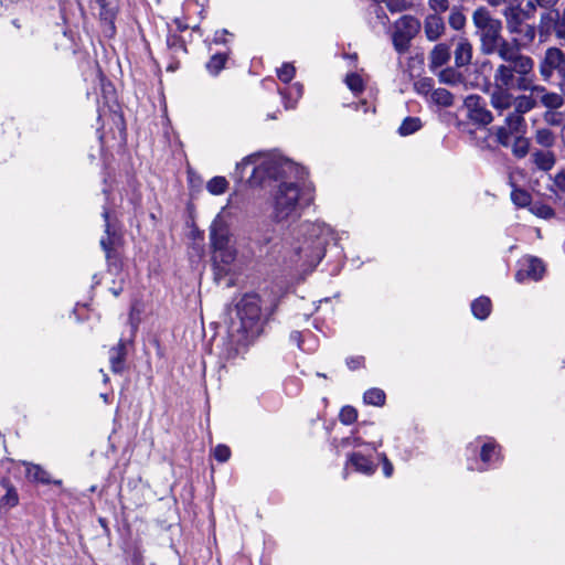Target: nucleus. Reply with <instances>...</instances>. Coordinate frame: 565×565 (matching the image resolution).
Returning <instances> with one entry per match:
<instances>
[{
	"instance_id": "nucleus-1",
	"label": "nucleus",
	"mask_w": 565,
	"mask_h": 565,
	"mask_svg": "<svg viewBox=\"0 0 565 565\" xmlns=\"http://www.w3.org/2000/svg\"><path fill=\"white\" fill-rule=\"evenodd\" d=\"M248 166H253L248 179L252 185L263 184L267 179L289 180L281 181L271 192L269 199L270 217L277 223L297 220L301 211L300 189L291 180L301 179L303 169L278 153L248 156L237 163L236 170H244Z\"/></svg>"
},
{
	"instance_id": "nucleus-2",
	"label": "nucleus",
	"mask_w": 565,
	"mask_h": 565,
	"mask_svg": "<svg viewBox=\"0 0 565 565\" xmlns=\"http://www.w3.org/2000/svg\"><path fill=\"white\" fill-rule=\"evenodd\" d=\"M296 242L284 246L282 263L300 273L311 271L323 258L326 247L341 236L324 222H303Z\"/></svg>"
},
{
	"instance_id": "nucleus-3",
	"label": "nucleus",
	"mask_w": 565,
	"mask_h": 565,
	"mask_svg": "<svg viewBox=\"0 0 565 565\" xmlns=\"http://www.w3.org/2000/svg\"><path fill=\"white\" fill-rule=\"evenodd\" d=\"M210 246L216 275L231 273L237 258V250L232 242L226 207L221 210L210 226Z\"/></svg>"
},
{
	"instance_id": "nucleus-4",
	"label": "nucleus",
	"mask_w": 565,
	"mask_h": 565,
	"mask_svg": "<svg viewBox=\"0 0 565 565\" xmlns=\"http://www.w3.org/2000/svg\"><path fill=\"white\" fill-rule=\"evenodd\" d=\"M534 61L530 56L502 63L493 74L494 84L518 90H530L534 85Z\"/></svg>"
},
{
	"instance_id": "nucleus-5",
	"label": "nucleus",
	"mask_w": 565,
	"mask_h": 565,
	"mask_svg": "<svg viewBox=\"0 0 565 565\" xmlns=\"http://www.w3.org/2000/svg\"><path fill=\"white\" fill-rule=\"evenodd\" d=\"M239 326L232 330L237 332L236 341L248 344L262 332L260 301L257 295H246L237 305Z\"/></svg>"
},
{
	"instance_id": "nucleus-6",
	"label": "nucleus",
	"mask_w": 565,
	"mask_h": 565,
	"mask_svg": "<svg viewBox=\"0 0 565 565\" xmlns=\"http://www.w3.org/2000/svg\"><path fill=\"white\" fill-rule=\"evenodd\" d=\"M472 21L480 33L481 51L484 54H492L495 43L502 39L501 21L492 18L484 8H479L473 12Z\"/></svg>"
},
{
	"instance_id": "nucleus-7",
	"label": "nucleus",
	"mask_w": 565,
	"mask_h": 565,
	"mask_svg": "<svg viewBox=\"0 0 565 565\" xmlns=\"http://www.w3.org/2000/svg\"><path fill=\"white\" fill-rule=\"evenodd\" d=\"M419 21L412 15H403L394 23L392 41L398 53H404L408 50L409 43L419 31Z\"/></svg>"
},
{
	"instance_id": "nucleus-8",
	"label": "nucleus",
	"mask_w": 565,
	"mask_h": 565,
	"mask_svg": "<svg viewBox=\"0 0 565 565\" xmlns=\"http://www.w3.org/2000/svg\"><path fill=\"white\" fill-rule=\"evenodd\" d=\"M539 71L545 82L552 78L554 72L565 79V53L558 47H548L540 62Z\"/></svg>"
},
{
	"instance_id": "nucleus-9",
	"label": "nucleus",
	"mask_w": 565,
	"mask_h": 565,
	"mask_svg": "<svg viewBox=\"0 0 565 565\" xmlns=\"http://www.w3.org/2000/svg\"><path fill=\"white\" fill-rule=\"evenodd\" d=\"M537 103V98L531 92V95H521L514 97V111L509 114L505 118V125L510 127L512 131H520L524 127L523 114L532 110Z\"/></svg>"
},
{
	"instance_id": "nucleus-10",
	"label": "nucleus",
	"mask_w": 565,
	"mask_h": 565,
	"mask_svg": "<svg viewBox=\"0 0 565 565\" xmlns=\"http://www.w3.org/2000/svg\"><path fill=\"white\" fill-rule=\"evenodd\" d=\"M545 273V266L541 259L526 256L519 262V269L515 274V279L519 282H523L526 279L537 281Z\"/></svg>"
},
{
	"instance_id": "nucleus-11",
	"label": "nucleus",
	"mask_w": 565,
	"mask_h": 565,
	"mask_svg": "<svg viewBox=\"0 0 565 565\" xmlns=\"http://www.w3.org/2000/svg\"><path fill=\"white\" fill-rule=\"evenodd\" d=\"M465 106L468 110V117L480 125H489L492 120V114L487 109L483 99L478 95H469L465 99Z\"/></svg>"
},
{
	"instance_id": "nucleus-12",
	"label": "nucleus",
	"mask_w": 565,
	"mask_h": 565,
	"mask_svg": "<svg viewBox=\"0 0 565 565\" xmlns=\"http://www.w3.org/2000/svg\"><path fill=\"white\" fill-rule=\"evenodd\" d=\"M511 90V87L500 86L493 83V87L490 92V104L499 114H502L513 106L514 96Z\"/></svg>"
},
{
	"instance_id": "nucleus-13",
	"label": "nucleus",
	"mask_w": 565,
	"mask_h": 565,
	"mask_svg": "<svg viewBox=\"0 0 565 565\" xmlns=\"http://www.w3.org/2000/svg\"><path fill=\"white\" fill-rule=\"evenodd\" d=\"M530 92L536 96L537 100L548 109H558L564 105L562 95L548 92L544 86L533 85Z\"/></svg>"
},
{
	"instance_id": "nucleus-14",
	"label": "nucleus",
	"mask_w": 565,
	"mask_h": 565,
	"mask_svg": "<svg viewBox=\"0 0 565 565\" xmlns=\"http://www.w3.org/2000/svg\"><path fill=\"white\" fill-rule=\"evenodd\" d=\"M349 466H352L355 471L366 476L373 475L377 467L371 458L361 452H352L348 456L347 468Z\"/></svg>"
},
{
	"instance_id": "nucleus-15",
	"label": "nucleus",
	"mask_w": 565,
	"mask_h": 565,
	"mask_svg": "<svg viewBox=\"0 0 565 565\" xmlns=\"http://www.w3.org/2000/svg\"><path fill=\"white\" fill-rule=\"evenodd\" d=\"M424 31L426 34V38L429 41H436L438 40L444 31H445V23L440 15L438 14H429L425 19L424 23Z\"/></svg>"
},
{
	"instance_id": "nucleus-16",
	"label": "nucleus",
	"mask_w": 565,
	"mask_h": 565,
	"mask_svg": "<svg viewBox=\"0 0 565 565\" xmlns=\"http://www.w3.org/2000/svg\"><path fill=\"white\" fill-rule=\"evenodd\" d=\"M472 58V45L466 38H460L455 50V63L462 67L468 65Z\"/></svg>"
},
{
	"instance_id": "nucleus-17",
	"label": "nucleus",
	"mask_w": 565,
	"mask_h": 565,
	"mask_svg": "<svg viewBox=\"0 0 565 565\" xmlns=\"http://www.w3.org/2000/svg\"><path fill=\"white\" fill-rule=\"evenodd\" d=\"M497 53L504 63L515 62L519 57H527L526 55L520 54L505 39H501L495 43V47L492 54Z\"/></svg>"
},
{
	"instance_id": "nucleus-18",
	"label": "nucleus",
	"mask_w": 565,
	"mask_h": 565,
	"mask_svg": "<svg viewBox=\"0 0 565 565\" xmlns=\"http://www.w3.org/2000/svg\"><path fill=\"white\" fill-rule=\"evenodd\" d=\"M286 109H294L298 100L302 97L303 86L300 83H294L286 90H279Z\"/></svg>"
},
{
	"instance_id": "nucleus-19",
	"label": "nucleus",
	"mask_w": 565,
	"mask_h": 565,
	"mask_svg": "<svg viewBox=\"0 0 565 565\" xmlns=\"http://www.w3.org/2000/svg\"><path fill=\"white\" fill-rule=\"evenodd\" d=\"M480 458L483 465L487 467L495 463L500 458V449L497 443L492 439H487L482 446L480 451Z\"/></svg>"
},
{
	"instance_id": "nucleus-20",
	"label": "nucleus",
	"mask_w": 565,
	"mask_h": 565,
	"mask_svg": "<svg viewBox=\"0 0 565 565\" xmlns=\"http://www.w3.org/2000/svg\"><path fill=\"white\" fill-rule=\"evenodd\" d=\"M450 58V49L447 44L439 43L435 45L429 54V63L431 68L445 65Z\"/></svg>"
},
{
	"instance_id": "nucleus-21",
	"label": "nucleus",
	"mask_w": 565,
	"mask_h": 565,
	"mask_svg": "<svg viewBox=\"0 0 565 565\" xmlns=\"http://www.w3.org/2000/svg\"><path fill=\"white\" fill-rule=\"evenodd\" d=\"M507 20V28L510 33H519L522 31V17L521 10L518 7H508L503 11Z\"/></svg>"
},
{
	"instance_id": "nucleus-22",
	"label": "nucleus",
	"mask_w": 565,
	"mask_h": 565,
	"mask_svg": "<svg viewBox=\"0 0 565 565\" xmlns=\"http://www.w3.org/2000/svg\"><path fill=\"white\" fill-rule=\"evenodd\" d=\"M2 486L6 488V494L0 499V509H11L18 505L19 495L15 488L9 481L3 480Z\"/></svg>"
},
{
	"instance_id": "nucleus-23",
	"label": "nucleus",
	"mask_w": 565,
	"mask_h": 565,
	"mask_svg": "<svg viewBox=\"0 0 565 565\" xmlns=\"http://www.w3.org/2000/svg\"><path fill=\"white\" fill-rule=\"evenodd\" d=\"M471 311L477 319L484 320L491 312V301L488 297H479L471 303Z\"/></svg>"
},
{
	"instance_id": "nucleus-24",
	"label": "nucleus",
	"mask_w": 565,
	"mask_h": 565,
	"mask_svg": "<svg viewBox=\"0 0 565 565\" xmlns=\"http://www.w3.org/2000/svg\"><path fill=\"white\" fill-rule=\"evenodd\" d=\"M96 4L100 18L105 21H113L118 10L117 0H96Z\"/></svg>"
},
{
	"instance_id": "nucleus-25",
	"label": "nucleus",
	"mask_w": 565,
	"mask_h": 565,
	"mask_svg": "<svg viewBox=\"0 0 565 565\" xmlns=\"http://www.w3.org/2000/svg\"><path fill=\"white\" fill-rule=\"evenodd\" d=\"M25 467H26V469H25L26 477L31 481H36V482H42V483L51 482L49 472L45 471L42 467H40L38 465H32V463H25Z\"/></svg>"
},
{
	"instance_id": "nucleus-26",
	"label": "nucleus",
	"mask_w": 565,
	"mask_h": 565,
	"mask_svg": "<svg viewBox=\"0 0 565 565\" xmlns=\"http://www.w3.org/2000/svg\"><path fill=\"white\" fill-rule=\"evenodd\" d=\"M110 366L113 372L119 373L124 369V359H125V347L122 343H119L117 347L110 350Z\"/></svg>"
},
{
	"instance_id": "nucleus-27",
	"label": "nucleus",
	"mask_w": 565,
	"mask_h": 565,
	"mask_svg": "<svg viewBox=\"0 0 565 565\" xmlns=\"http://www.w3.org/2000/svg\"><path fill=\"white\" fill-rule=\"evenodd\" d=\"M430 100L436 105L449 107L454 103V97L450 92L445 88L434 89L430 94Z\"/></svg>"
},
{
	"instance_id": "nucleus-28",
	"label": "nucleus",
	"mask_w": 565,
	"mask_h": 565,
	"mask_svg": "<svg viewBox=\"0 0 565 565\" xmlns=\"http://www.w3.org/2000/svg\"><path fill=\"white\" fill-rule=\"evenodd\" d=\"M228 182L224 177H214L206 183V190L213 195H221L226 192Z\"/></svg>"
},
{
	"instance_id": "nucleus-29",
	"label": "nucleus",
	"mask_w": 565,
	"mask_h": 565,
	"mask_svg": "<svg viewBox=\"0 0 565 565\" xmlns=\"http://www.w3.org/2000/svg\"><path fill=\"white\" fill-rule=\"evenodd\" d=\"M422 127L420 119L417 117H407L403 120L402 125L398 128V132L401 136H408L416 131H418Z\"/></svg>"
},
{
	"instance_id": "nucleus-30",
	"label": "nucleus",
	"mask_w": 565,
	"mask_h": 565,
	"mask_svg": "<svg viewBox=\"0 0 565 565\" xmlns=\"http://www.w3.org/2000/svg\"><path fill=\"white\" fill-rule=\"evenodd\" d=\"M363 399L369 405L383 406L385 403V393L380 388H370L364 393Z\"/></svg>"
},
{
	"instance_id": "nucleus-31",
	"label": "nucleus",
	"mask_w": 565,
	"mask_h": 565,
	"mask_svg": "<svg viewBox=\"0 0 565 565\" xmlns=\"http://www.w3.org/2000/svg\"><path fill=\"white\" fill-rule=\"evenodd\" d=\"M226 60V54H214L206 63V70L209 71L210 74L217 75L224 68Z\"/></svg>"
},
{
	"instance_id": "nucleus-32",
	"label": "nucleus",
	"mask_w": 565,
	"mask_h": 565,
	"mask_svg": "<svg viewBox=\"0 0 565 565\" xmlns=\"http://www.w3.org/2000/svg\"><path fill=\"white\" fill-rule=\"evenodd\" d=\"M534 162L542 170H551L555 163V158L551 152L539 151L534 153Z\"/></svg>"
},
{
	"instance_id": "nucleus-33",
	"label": "nucleus",
	"mask_w": 565,
	"mask_h": 565,
	"mask_svg": "<svg viewBox=\"0 0 565 565\" xmlns=\"http://www.w3.org/2000/svg\"><path fill=\"white\" fill-rule=\"evenodd\" d=\"M530 149V141L523 136H518L512 145V152L518 158H524Z\"/></svg>"
},
{
	"instance_id": "nucleus-34",
	"label": "nucleus",
	"mask_w": 565,
	"mask_h": 565,
	"mask_svg": "<svg viewBox=\"0 0 565 565\" xmlns=\"http://www.w3.org/2000/svg\"><path fill=\"white\" fill-rule=\"evenodd\" d=\"M511 200L516 206L526 207L531 204V194L522 189H513Z\"/></svg>"
},
{
	"instance_id": "nucleus-35",
	"label": "nucleus",
	"mask_w": 565,
	"mask_h": 565,
	"mask_svg": "<svg viewBox=\"0 0 565 565\" xmlns=\"http://www.w3.org/2000/svg\"><path fill=\"white\" fill-rule=\"evenodd\" d=\"M518 34H522L521 38H515L514 42L518 46H524L532 42L535 38V28L530 24H522V31Z\"/></svg>"
},
{
	"instance_id": "nucleus-36",
	"label": "nucleus",
	"mask_w": 565,
	"mask_h": 565,
	"mask_svg": "<svg viewBox=\"0 0 565 565\" xmlns=\"http://www.w3.org/2000/svg\"><path fill=\"white\" fill-rule=\"evenodd\" d=\"M345 84L351 92L359 94L364 89V81L360 74L351 73L345 77Z\"/></svg>"
},
{
	"instance_id": "nucleus-37",
	"label": "nucleus",
	"mask_w": 565,
	"mask_h": 565,
	"mask_svg": "<svg viewBox=\"0 0 565 565\" xmlns=\"http://www.w3.org/2000/svg\"><path fill=\"white\" fill-rule=\"evenodd\" d=\"M535 140L539 145L548 148L554 145L555 137L550 129L542 128L536 131Z\"/></svg>"
},
{
	"instance_id": "nucleus-38",
	"label": "nucleus",
	"mask_w": 565,
	"mask_h": 565,
	"mask_svg": "<svg viewBox=\"0 0 565 565\" xmlns=\"http://www.w3.org/2000/svg\"><path fill=\"white\" fill-rule=\"evenodd\" d=\"M439 81L445 84L456 85V84L461 83L462 77L455 70L446 68L439 73Z\"/></svg>"
},
{
	"instance_id": "nucleus-39",
	"label": "nucleus",
	"mask_w": 565,
	"mask_h": 565,
	"mask_svg": "<svg viewBox=\"0 0 565 565\" xmlns=\"http://www.w3.org/2000/svg\"><path fill=\"white\" fill-rule=\"evenodd\" d=\"M521 132H522V129L520 131H512L508 125L495 128L497 140L503 147L509 146L510 138H511L512 134H521Z\"/></svg>"
},
{
	"instance_id": "nucleus-40",
	"label": "nucleus",
	"mask_w": 565,
	"mask_h": 565,
	"mask_svg": "<svg viewBox=\"0 0 565 565\" xmlns=\"http://www.w3.org/2000/svg\"><path fill=\"white\" fill-rule=\"evenodd\" d=\"M449 25L454 29V30H461L463 29V26L466 25V17L463 15V13L454 8L449 14Z\"/></svg>"
},
{
	"instance_id": "nucleus-41",
	"label": "nucleus",
	"mask_w": 565,
	"mask_h": 565,
	"mask_svg": "<svg viewBox=\"0 0 565 565\" xmlns=\"http://www.w3.org/2000/svg\"><path fill=\"white\" fill-rule=\"evenodd\" d=\"M530 211L537 217L548 220L554 216V210L546 204H534L530 207Z\"/></svg>"
},
{
	"instance_id": "nucleus-42",
	"label": "nucleus",
	"mask_w": 565,
	"mask_h": 565,
	"mask_svg": "<svg viewBox=\"0 0 565 565\" xmlns=\"http://www.w3.org/2000/svg\"><path fill=\"white\" fill-rule=\"evenodd\" d=\"M558 14H553L552 12H545L541 15L540 19V29L541 31H548L551 26L555 28V22H559Z\"/></svg>"
},
{
	"instance_id": "nucleus-43",
	"label": "nucleus",
	"mask_w": 565,
	"mask_h": 565,
	"mask_svg": "<svg viewBox=\"0 0 565 565\" xmlns=\"http://www.w3.org/2000/svg\"><path fill=\"white\" fill-rule=\"evenodd\" d=\"M213 457L218 462H226L231 457V449L228 446L218 444L212 450Z\"/></svg>"
},
{
	"instance_id": "nucleus-44",
	"label": "nucleus",
	"mask_w": 565,
	"mask_h": 565,
	"mask_svg": "<svg viewBox=\"0 0 565 565\" xmlns=\"http://www.w3.org/2000/svg\"><path fill=\"white\" fill-rule=\"evenodd\" d=\"M296 70L294 65L286 63L277 70L278 78L284 83H289L295 76Z\"/></svg>"
},
{
	"instance_id": "nucleus-45",
	"label": "nucleus",
	"mask_w": 565,
	"mask_h": 565,
	"mask_svg": "<svg viewBox=\"0 0 565 565\" xmlns=\"http://www.w3.org/2000/svg\"><path fill=\"white\" fill-rule=\"evenodd\" d=\"M356 417H358V413L351 406L343 407L341 409V412H340V415H339V418H340L341 423H343L345 425H350L353 422H355Z\"/></svg>"
},
{
	"instance_id": "nucleus-46",
	"label": "nucleus",
	"mask_w": 565,
	"mask_h": 565,
	"mask_svg": "<svg viewBox=\"0 0 565 565\" xmlns=\"http://www.w3.org/2000/svg\"><path fill=\"white\" fill-rule=\"evenodd\" d=\"M428 6L435 12L434 14H438L448 10L449 0H428Z\"/></svg>"
},
{
	"instance_id": "nucleus-47",
	"label": "nucleus",
	"mask_w": 565,
	"mask_h": 565,
	"mask_svg": "<svg viewBox=\"0 0 565 565\" xmlns=\"http://www.w3.org/2000/svg\"><path fill=\"white\" fill-rule=\"evenodd\" d=\"M379 459L383 463L384 476L386 478H390L393 475V470H394L392 462L388 460V458L386 457V455L384 452L379 454Z\"/></svg>"
},
{
	"instance_id": "nucleus-48",
	"label": "nucleus",
	"mask_w": 565,
	"mask_h": 565,
	"mask_svg": "<svg viewBox=\"0 0 565 565\" xmlns=\"http://www.w3.org/2000/svg\"><path fill=\"white\" fill-rule=\"evenodd\" d=\"M363 444V441L361 440L360 437L358 436H350V437H347V438H343L340 443V447L344 448V447H358V446H361Z\"/></svg>"
},
{
	"instance_id": "nucleus-49",
	"label": "nucleus",
	"mask_w": 565,
	"mask_h": 565,
	"mask_svg": "<svg viewBox=\"0 0 565 565\" xmlns=\"http://www.w3.org/2000/svg\"><path fill=\"white\" fill-rule=\"evenodd\" d=\"M554 186L562 191V192H565V169L561 170L559 172H557L554 177Z\"/></svg>"
},
{
	"instance_id": "nucleus-50",
	"label": "nucleus",
	"mask_w": 565,
	"mask_h": 565,
	"mask_svg": "<svg viewBox=\"0 0 565 565\" xmlns=\"http://www.w3.org/2000/svg\"><path fill=\"white\" fill-rule=\"evenodd\" d=\"M106 233H107V237H103L100 239V246L102 248L105 250L106 253V256L109 258V252H110V245H111V237L109 235V224L108 222L106 223Z\"/></svg>"
},
{
	"instance_id": "nucleus-51",
	"label": "nucleus",
	"mask_w": 565,
	"mask_h": 565,
	"mask_svg": "<svg viewBox=\"0 0 565 565\" xmlns=\"http://www.w3.org/2000/svg\"><path fill=\"white\" fill-rule=\"evenodd\" d=\"M554 32L556 38L565 45V22H555Z\"/></svg>"
},
{
	"instance_id": "nucleus-52",
	"label": "nucleus",
	"mask_w": 565,
	"mask_h": 565,
	"mask_svg": "<svg viewBox=\"0 0 565 565\" xmlns=\"http://www.w3.org/2000/svg\"><path fill=\"white\" fill-rule=\"evenodd\" d=\"M363 356H354L347 360V364L351 370H356L363 365Z\"/></svg>"
},
{
	"instance_id": "nucleus-53",
	"label": "nucleus",
	"mask_w": 565,
	"mask_h": 565,
	"mask_svg": "<svg viewBox=\"0 0 565 565\" xmlns=\"http://www.w3.org/2000/svg\"><path fill=\"white\" fill-rule=\"evenodd\" d=\"M415 86H416L417 90L423 94H427L431 88L430 82L428 79H423V81L416 83Z\"/></svg>"
},
{
	"instance_id": "nucleus-54",
	"label": "nucleus",
	"mask_w": 565,
	"mask_h": 565,
	"mask_svg": "<svg viewBox=\"0 0 565 565\" xmlns=\"http://www.w3.org/2000/svg\"><path fill=\"white\" fill-rule=\"evenodd\" d=\"M544 119L546 122L551 124V125H559L561 124V120L558 118V115L557 114H554V113H551V111H547L545 115H544Z\"/></svg>"
},
{
	"instance_id": "nucleus-55",
	"label": "nucleus",
	"mask_w": 565,
	"mask_h": 565,
	"mask_svg": "<svg viewBox=\"0 0 565 565\" xmlns=\"http://www.w3.org/2000/svg\"><path fill=\"white\" fill-rule=\"evenodd\" d=\"M227 34L226 30L217 31L214 35V42L215 43H226L225 35Z\"/></svg>"
},
{
	"instance_id": "nucleus-56",
	"label": "nucleus",
	"mask_w": 565,
	"mask_h": 565,
	"mask_svg": "<svg viewBox=\"0 0 565 565\" xmlns=\"http://www.w3.org/2000/svg\"><path fill=\"white\" fill-rule=\"evenodd\" d=\"M291 339L297 343V345L301 349V350H307L306 348H303L302 345V340H301V333L299 332H294L291 333Z\"/></svg>"
},
{
	"instance_id": "nucleus-57",
	"label": "nucleus",
	"mask_w": 565,
	"mask_h": 565,
	"mask_svg": "<svg viewBox=\"0 0 565 565\" xmlns=\"http://www.w3.org/2000/svg\"><path fill=\"white\" fill-rule=\"evenodd\" d=\"M383 444V440L380 439L377 443H370L369 445L372 447V450H377L379 447H381Z\"/></svg>"
},
{
	"instance_id": "nucleus-58",
	"label": "nucleus",
	"mask_w": 565,
	"mask_h": 565,
	"mask_svg": "<svg viewBox=\"0 0 565 565\" xmlns=\"http://www.w3.org/2000/svg\"><path fill=\"white\" fill-rule=\"evenodd\" d=\"M507 0H488V2L493 6V7H498L500 6L501 3L505 2Z\"/></svg>"
},
{
	"instance_id": "nucleus-59",
	"label": "nucleus",
	"mask_w": 565,
	"mask_h": 565,
	"mask_svg": "<svg viewBox=\"0 0 565 565\" xmlns=\"http://www.w3.org/2000/svg\"><path fill=\"white\" fill-rule=\"evenodd\" d=\"M360 108H362L364 113H367V110H369V107H367V105H366V103H365V102H361V103L359 104V106H358V110H359Z\"/></svg>"
},
{
	"instance_id": "nucleus-60",
	"label": "nucleus",
	"mask_w": 565,
	"mask_h": 565,
	"mask_svg": "<svg viewBox=\"0 0 565 565\" xmlns=\"http://www.w3.org/2000/svg\"><path fill=\"white\" fill-rule=\"evenodd\" d=\"M561 21L565 22V6H564L563 12H562Z\"/></svg>"
},
{
	"instance_id": "nucleus-61",
	"label": "nucleus",
	"mask_w": 565,
	"mask_h": 565,
	"mask_svg": "<svg viewBox=\"0 0 565 565\" xmlns=\"http://www.w3.org/2000/svg\"><path fill=\"white\" fill-rule=\"evenodd\" d=\"M103 216H104V218H105L106 221L108 220V211H107V210H105V211H104Z\"/></svg>"
},
{
	"instance_id": "nucleus-62",
	"label": "nucleus",
	"mask_w": 565,
	"mask_h": 565,
	"mask_svg": "<svg viewBox=\"0 0 565 565\" xmlns=\"http://www.w3.org/2000/svg\"><path fill=\"white\" fill-rule=\"evenodd\" d=\"M562 137H563V139H564V141H565V125H564V128H563V130H562Z\"/></svg>"
},
{
	"instance_id": "nucleus-63",
	"label": "nucleus",
	"mask_w": 565,
	"mask_h": 565,
	"mask_svg": "<svg viewBox=\"0 0 565 565\" xmlns=\"http://www.w3.org/2000/svg\"><path fill=\"white\" fill-rule=\"evenodd\" d=\"M113 292H114L115 296H118L120 290H114Z\"/></svg>"
},
{
	"instance_id": "nucleus-64",
	"label": "nucleus",
	"mask_w": 565,
	"mask_h": 565,
	"mask_svg": "<svg viewBox=\"0 0 565 565\" xmlns=\"http://www.w3.org/2000/svg\"><path fill=\"white\" fill-rule=\"evenodd\" d=\"M134 310H135V309L132 308V310H131V312H130V318H131V319H132V316H134Z\"/></svg>"
}]
</instances>
